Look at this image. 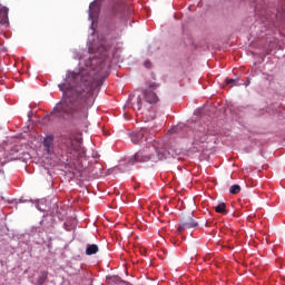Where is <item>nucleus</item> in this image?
Wrapping results in <instances>:
<instances>
[{"mask_svg":"<svg viewBox=\"0 0 285 285\" xmlns=\"http://www.w3.org/2000/svg\"><path fill=\"white\" fill-rule=\"evenodd\" d=\"M59 90L63 92V98L56 105L51 115L56 117H71L78 121H86L88 119V110L95 105V85H91L87 91H76L67 82L58 86Z\"/></svg>","mask_w":285,"mask_h":285,"instance_id":"1","label":"nucleus"},{"mask_svg":"<svg viewBox=\"0 0 285 285\" xmlns=\"http://www.w3.org/2000/svg\"><path fill=\"white\" fill-rule=\"evenodd\" d=\"M164 159H168V151H166V148L153 145L138 150L135 156L130 158L129 164H146V161L157 163Z\"/></svg>","mask_w":285,"mask_h":285,"instance_id":"2","label":"nucleus"},{"mask_svg":"<svg viewBox=\"0 0 285 285\" xmlns=\"http://www.w3.org/2000/svg\"><path fill=\"white\" fill-rule=\"evenodd\" d=\"M61 144L65 146L66 150L75 157H83L86 155V149L81 147V137L77 134H69L62 136Z\"/></svg>","mask_w":285,"mask_h":285,"instance_id":"3","label":"nucleus"},{"mask_svg":"<svg viewBox=\"0 0 285 285\" xmlns=\"http://www.w3.org/2000/svg\"><path fill=\"white\" fill-rule=\"evenodd\" d=\"M187 137L193 145L205 144L208 139V131L206 130V127L196 125L194 130L187 132Z\"/></svg>","mask_w":285,"mask_h":285,"instance_id":"4","label":"nucleus"},{"mask_svg":"<svg viewBox=\"0 0 285 285\" xmlns=\"http://www.w3.org/2000/svg\"><path fill=\"white\" fill-rule=\"evenodd\" d=\"M197 226H199V223L193 218V215H188L181 218L177 232L181 233V230H190V228H197Z\"/></svg>","mask_w":285,"mask_h":285,"instance_id":"5","label":"nucleus"},{"mask_svg":"<svg viewBox=\"0 0 285 285\" xmlns=\"http://www.w3.org/2000/svg\"><path fill=\"white\" fill-rule=\"evenodd\" d=\"M110 14L114 19H120V21H124V19H126V10L124 9V7H121V4L115 6L111 9Z\"/></svg>","mask_w":285,"mask_h":285,"instance_id":"6","label":"nucleus"},{"mask_svg":"<svg viewBox=\"0 0 285 285\" xmlns=\"http://www.w3.org/2000/svg\"><path fill=\"white\" fill-rule=\"evenodd\" d=\"M142 94L147 104H157V101H159V97H157V94H155L150 89H145Z\"/></svg>","mask_w":285,"mask_h":285,"instance_id":"7","label":"nucleus"},{"mask_svg":"<svg viewBox=\"0 0 285 285\" xmlns=\"http://www.w3.org/2000/svg\"><path fill=\"white\" fill-rule=\"evenodd\" d=\"M146 132H148V128H142L139 131L131 132L130 138L132 144H139L141 139H144V135H146Z\"/></svg>","mask_w":285,"mask_h":285,"instance_id":"8","label":"nucleus"},{"mask_svg":"<svg viewBox=\"0 0 285 285\" xmlns=\"http://www.w3.org/2000/svg\"><path fill=\"white\" fill-rule=\"evenodd\" d=\"M8 8L7 7H2L0 4V23L2 26H8L9 21H8Z\"/></svg>","mask_w":285,"mask_h":285,"instance_id":"9","label":"nucleus"},{"mask_svg":"<svg viewBox=\"0 0 285 285\" xmlns=\"http://www.w3.org/2000/svg\"><path fill=\"white\" fill-rule=\"evenodd\" d=\"M55 142V137L53 136H47L43 140V146L46 153L50 154V150H52V144Z\"/></svg>","mask_w":285,"mask_h":285,"instance_id":"10","label":"nucleus"},{"mask_svg":"<svg viewBox=\"0 0 285 285\" xmlns=\"http://www.w3.org/2000/svg\"><path fill=\"white\" fill-rule=\"evenodd\" d=\"M99 253V246L96 244L87 245L86 255H97Z\"/></svg>","mask_w":285,"mask_h":285,"instance_id":"11","label":"nucleus"},{"mask_svg":"<svg viewBox=\"0 0 285 285\" xmlns=\"http://www.w3.org/2000/svg\"><path fill=\"white\" fill-rule=\"evenodd\" d=\"M214 209L220 215H226V213H228V210L226 209V203H219L218 205L214 206Z\"/></svg>","mask_w":285,"mask_h":285,"instance_id":"12","label":"nucleus"},{"mask_svg":"<svg viewBox=\"0 0 285 285\" xmlns=\"http://www.w3.org/2000/svg\"><path fill=\"white\" fill-rule=\"evenodd\" d=\"M167 157L168 155H171V157H178V155L181 153V148L179 147H170L169 150H166Z\"/></svg>","mask_w":285,"mask_h":285,"instance_id":"13","label":"nucleus"},{"mask_svg":"<svg viewBox=\"0 0 285 285\" xmlns=\"http://www.w3.org/2000/svg\"><path fill=\"white\" fill-rule=\"evenodd\" d=\"M46 279H48V272L43 271L40 273V276L38 277L37 284L42 285L46 284Z\"/></svg>","mask_w":285,"mask_h":285,"instance_id":"14","label":"nucleus"},{"mask_svg":"<svg viewBox=\"0 0 285 285\" xmlns=\"http://www.w3.org/2000/svg\"><path fill=\"white\" fill-rule=\"evenodd\" d=\"M232 195H239L242 193V187L239 185H232L229 188Z\"/></svg>","mask_w":285,"mask_h":285,"instance_id":"15","label":"nucleus"},{"mask_svg":"<svg viewBox=\"0 0 285 285\" xmlns=\"http://www.w3.org/2000/svg\"><path fill=\"white\" fill-rule=\"evenodd\" d=\"M95 8H97V2H91L89 4V17H92V10H95Z\"/></svg>","mask_w":285,"mask_h":285,"instance_id":"16","label":"nucleus"},{"mask_svg":"<svg viewBox=\"0 0 285 285\" xmlns=\"http://www.w3.org/2000/svg\"><path fill=\"white\" fill-rule=\"evenodd\" d=\"M137 110H141V97H137V104H136Z\"/></svg>","mask_w":285,"mask_h":285,"instance_id":"17","label":"nucleus"},{"mask_svg":"<svg viewBox=\"0 0 285 285\" xmlns=\"http://www.w3.org/2000/svg\"><path fill=\"white\" fill-rule=\"evenodd\" d=\"M226 83H227V86H230V83H235L236 81H238L237 79H230V78H227L226 80Z\"/></svg>","mask_w":285,"mask_h":285,"instance_id":"18","label":"nucleus"},{"mask_svg":"<svg viewBox=\"0 0 285 285\" xmlns=\"http://www.w3.org/2000/svg\"><path fill=\"white\" fill-rule=\"evenodd\" d=\"M148 87H149L151 90H155V88H158V85L155 83V82H149V83H148Z\"/></svg>","mask_w":285,"mask_h":285,"instance_id":"19","label":"nucleus"},{"mask_svg":"<svg viewBox=\"0 0 285 285\" xmlns=\"http://www.w3.org/2000/svg\"><path fill=\"white\" fill-rule=\"evenodd\" d=\"M145 68H153L150 60L145 61Z\"/></svg>","mask_w":285,"mask_h":285,"instance_id":"20","label":"nucleus"},{"mask_svg":"<svg viewBox=\"0 0 285 285\" xmlns=\"http://www.w3.org/2000/svg\"><path fill=\"white\" fill-rule=\"evenodd\" d=\"M246 87L250 86V79H247L244 83Z\"/></svg>","mask_w":285,"mask_h":285,"instance_id":"21","label":"nucleus"},{"mask_svg":"<svg viewBox=\"0 0 285 285\" xmlns=\"http://www.w3.org/2000/svg\"><path fill=\"white\" fill-rule=\"evenodd\" d=\"M148 117H149V119H155L156 116H155V114H153V115H149Z\"/></svg>","mask_w":285,"mask_h":285,"instance_id":"22","label":"nucleus"},{"mask_svg":"<svg viewBox=\"0 0 285 285\" xmlns=\"http://www.w3.org/2000/svg\"><path fill=\"white\" fill-rule=\"evenodd\" d=\"M1 199H2V202H6V198L3 196L1 197Z\"/></svg>","mask_w":285,"mask_h":285,"instance_id":"23","label":"nucleus"}]
</instances>
